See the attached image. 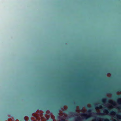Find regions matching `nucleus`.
Wrapping results in <instances>:
<instances>
[{"label":"nucleus","instance_id":"nucleus-3","mask_svg":"<svg viewBox=\"0 0 121 121\" xmlns=\"http://www.w3.org/2000/svg\"><path fill=\"white\" fill-rule=\"evenodd\" d=\"M73 111H74V112H72L73 114L74 115H76V116H77V115H76L75 114V113H76V110L75 109H74V110H73Z\"/></svg>","mask_w":121,"mask_h":121},{"label":"nucleus","instance_id":"nucleus-8","mask_svg":"<svg viewBox=\"0 0 121 121\" xmlns=\"http://www.w3.org/2000/svg\"><path fill=\"white\" fill-rule=\"evenodd\" d=\"M121 97V95H117L116 97V98H119V97Z\"/></svg>","mask_w":121,"mask_h":121},{"label":"nucleus","instance_id":"nucleus-7","mask_svg":"<svg viewBox=\"0 0 121 121\" xmlns=\"http://www.w3.org/2000/svg\"><path fill=\"white\" fill-rule=\"evenodd\" d=\"M116 91L117 92H118V91H121V89H117L116 90Z\"/></svg>","mask_w":121,"mask_h":121},{"label":"nucleus","instance_id":"nucleus-11","mask_svg":"<svg viewBox=\"0 0 121 121\" xmlns=\"http://www.w3.org/2000/svg\"><path fill=\"white\" fill-rule=\"evenodd\" d=\"M80 117H79V118H78L77 119V121L79 120H80Z\"/></svg>","mask_w":121,"mask_h":121},{"label":"nucleus","instance_id":"nucleus-19","mask_svg":"<svg viewBox=\"0 0 121 121\" xmlns=\"http://www.w3.org/2000/svg\"><path fill=\"white\" fill-rule=\"evenodd\" d=\"M114 104V105H116V104H115L114 103V104Z\"/></svg>","mask_w":121,"mask_h":121},{"label":"nucleus","instance_id":"nucleus-15","mask_svg":"<svg viewBox=\"0 0 121 121\" xmlns=\"http://www.w3.org/2000/svg\"><path fill=\"white\" fill-rule=\"evenodd\" d=\"M24 120V121H26V120H25V118H24L23 117V121Z\"/></svg>","mask_w":121,"mask_h":121},{"label":"nucleus","instance_id":"nucleus-2","mask_svg":"<svg viewBox=\"0 0 121 121\" xmlns=\"http://www.w3.org/2000/svg\"><path fill=\"white\" fill-rule=\"evenodd\" d=\"M80 114V115L84 117H85L87 116V115L85 113H81Z\"/></svg>","mask_w":121,"mask_h":121},{"label":"nucleus","instance_id":"nucleus-6","mask_svg":"<svg viewBox=\"0 0 121 121\" xmlns=\"http://www.w3.org/2000/svg\"><path fill=\"white\" fill-rule=\"evenodd\" d=\"M91 111V109H89L87 112L89 114H91L90 112Z\"/></svg>","mask_w":121,"mask_h":121},{"label":"nucleus","instance_id":"nucleus-10","mask_svg":"<svg viewBox=\"0 0 121 121\" xmlns=\"http://www.w3.org/2000/svg\"><path fill=\"white\" fill-rule=\"evenodd\" d=\"M121 117V116L119 115H118L117 116V117L118 118H119Z\"/></svg>","mask_w":121,"mask_h":121},{"label":"nucleus","instance_id":"nucleus-16","mask_svg":"<svg viewBox=\"0 0 121 121\" xmlns=\"http://www.w3.org/2000/svg\"><path fill=\"white\" fill-rule=\"evenodd\" d=\"M88 118V117H86L85 118V119H87Z\"/></svg>","mask_w":121,"mask_h":121},{"label":"nucleus","instance_id":"nucleus-20","mask_svg":"<svg viewBox=\"0 0 121 121\" xmlns=\"http://www.w3.org/2000/svg\"><path fill=\"white\" fill-rule=\"evenodd\" d=\"M105 97L106 98H108V97H107L106 96H105Z\"/></svg>","mask_w":121,"mask_h":121},{"label":"nucleus","instance_id":"nucleus-12","mask_svg":"<svg viewBox=\"0 0 121 121\" xmlns=\"http://www.w3.org/2000/svg\"><path fill=\"white\" fill-rule=\"evenodd\" d=\"M61 121H66L65 120L63 119H62L61 120Z\"/></svg>","mask_w":121,"mask_h":121},{"label":"nucleus","instance_id":"nucleus-17","mask_svg":"<svg viewBox=\"0 0 121 121\" xmlns=\"http://www.w3.org/2000/svg\"><path fill=\"white\" fill-rule=\"evenodd\" d=\"M105 77L106 78H108L106 76H105Z\"/></svg>","mask_w":121,"mask_h":121},{"label":"nucleus","instance_id":"nucleus-4","mask_svg":"<svg viewBox=\"0 0 121 121\" xmlns=\"http://www.w3.org/2000/svg\"><path fill=\"white\" fill-rule=\"evenodd\" d=\"M121 101V99H119L118 100L117 102L118 103H119L120 104H121V103H120V102Z\"/></svg>","mask_w":121,"mask_h":121},{"label":"nucleus","instance_id":"nucleus-9","mask_svg":"<svg viewBox=\"0 0 121 121\" xmlns=\"http://www.w3.org/2000/svg\"><path fill=\"white\" fill-rule=\"evenodd\" d=\"M96 108H102V106L101 105H99V107H96Z\"/></svg>","mask_w":121,"mask_h":121},{"label":"nucleus","instance_id":"nucleus-1","mask_svg":"<svg viewBox=\"0 0 121 121\" xmlns=\"http://www.w3.org/2000/svg\"><path fill=\"white\" fill-rule=\"evenodd\" d=\"M83 105L86 108H88L89 107L86 104H83Z\"/></svg>","mask_w":121,"mask_h":121},{"label":"nucleus","instance_id":"nucleus-21","mask_svg":"<svg viewBox=\"0 0 121 121\" xmlns=\"http://www.w3.org/2000/svg\"><path fill=\"white\" fill-rule=\"evenodd\" d=\"M105 110L106 111H107L108 112V111L107 110Z\"/></svg>","mask_w":121,"mask_h":121},{"label":"nucleus","instance_id":"nucleus-13","mask_svg":"<svg viewBox=\"0 0 121 121\" xmlns=\"http://www.w3.org/2000/svg\"><path fill=\"white\" fill-rule=\"evenodd\" d=\"M105 121H109V120L108 119H106L105 120Z\"/></svg>","mask_w":121,"mask_h":121},{"label":"nucleus","instance_id":"nucleus-14","mask_svg":"<svg viewBox=\"0 0 121 121\" xmlns=\"http://www.w3.org/2000/svg\"><path fill=\"white\" fill-rule=\"evenodd\" d=\"M57 117L59 118H60V117L58 115H57Z\"/></svg>","mask_w":121,"mask_h":121},{"label":"nucleus","instance_id":"nucleus-18","mask_svg":"<svg viewBox=\"0 0 121 121\" xmlns=\"http://www.w3.org/2000/svg\"><path fill=\"white\" fill-rule=\"evenodd\" d=\"M111 112L112 113H115V112H114L113 111H112Z\"/></svg>","mask_w":121,"mask_h":121},{"label":"nucleus","instance_id":"nucleus-5","mask_svg":"<svg viewBox=\"0 0 121 121\" xmlns=\"http://www.w3.org/2000/svg\"><path fill=\"white\" fill-rule=\"evenodd\" d=\"M107 101V100L105 99H103L102 100V102L103 103H104L106 101Z\"/></svg>","mask_w":121,"mask_h":121}]
</instances>
